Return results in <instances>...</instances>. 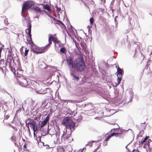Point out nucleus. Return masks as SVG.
Returning a JSON list of instances; mask_svg holds the SVG:
<instances>
[{
    "instance_id": "obj_33",
    "label": "nucleus",
    "mask_w": 152,
    "mask_h": 152,
    "mask_svg": "<svg viewBox=\"0 0 152 152\" xmlns=\"http://www.w3.org/2000/svg\"><path fill=\"white\" fill-rule=\"evenodd\" d=\"M24 20H26V21L28 23V20H29L31 22V21L30 20V18L29 17H25L24 18Z\"/></svg>"
},
{
    "instance_id": "obj_2",
    "label": "nucleus",
    "mask_w": 152,
    "mask_h": 152,
    "mask_svg": "<svg viewBox=\"0 0 152 152\" xmlns=\"http://www.w3.org/2000/svg\"><path fill=\"white\" fill-rule=\"evenodd\" d=\"M48 50L47 47H46V45L43 47L40 48L35 44L31 45L30 49L31 51H32L34 53H36L37 54L44 53L47 51Z\"/></svg>"
},
{
    "instance_id": "obj_35",
    "label": "nucleus",
    "mask_w": 152,
    "mask_h": 152,
    "mask_svg": "<svg viewBox=\"0 0 152 152\" xmlns=\"http://www.w3.org/2000/svg\"><path fill=\"white\" fill-rule=\"evenodd\" d=\"M4 22L5 24L6 25H7L9 24V23L8 22V19L6 18L4 20Z\"/></svg>"
},
{
    "instance_id": "obj_22",
    "label": "nucleus",
    "mask_w": 152,
    "mask_h": 152,
    "mask_svg": "<svg viewBox=\"0 0 152 152\" xmlns=\"http://www.w3.org/2000/svg\"><path fill=\"white\" fill-rule=\"evenodd\" d=\"M123 71L121 69L118 67V69H117V76H120L122 77V72Z\"/></svg>"
},
{
    "instance_id": "obj_15",
    "label": "nucleus",
    "mask_w": 152,
    "mask_h": 152,
    "mask_svg": "<svg viewBox=\"0 0 152 152\" xmlns=\"http://www.w3.org/2000/svg\"><path fill=\"white\" fill-rule=\"evenodd\" d=\"M49 115H48L45 119L43 121L42 123L40 125V127L41 128H42L44 127L45 125L46 124L47 122L48 121L49 119Z\"/></svg>"
},
{
    "instance_id": "obj_39",
    "label": "nucleus",
    "mask_w": 152,
    "mask_h": 152,
    "mask_svg": "<svg viewBox=\"0 0 152 152\" xmlns=\"http://www.w3.org/2000/svg\"><path fill=\"white\" fill-rule=\"evenodd\" d=\"M27 147L26 144H25L23 145V149L24 151L25 150V149H26Z\"/></svg>"
},
{
    "instance_id": "obj_34",
    "label": "nucleus",
    "mask_w": 152,
    "mask_h": 152,
    "mask_svg": "<svg viewBox=\"0 0 152 152\" xmlns=\"http://www.w3.org/2000/svg\"><path fill=\"white\" fill-rule=\"evenodd\" d=\"M90 23L91 24H93V23H94V19L93 17L91 18L90 19Z\"/></svg>"
},
{
    "instance_id": "obj_40",
    "label": "nucleus",
    "mask_w": 152,
    "mask_h": 152,
    "mask_svg": "<svg viewBox=\"0 0 152 152\" xmlns=\"http://www.w3.org/2000/svg\"><path fill=\"white\" fill-rule=\"evenodd\" d=\"M2 50V47L1 46H0V58L1 57V54Z\"/></svg>"
},
{
    "instance_id": "obj_19",
    "label": "nucleus",
    "mask_w": 152,
    "mask_h": 152,
    "mask_svg": "<svg viewBox=\"0 0 152 152\" xmlns=\"http://www.w3.org/2000/svg\"><path fill=\"white\" fill-rule=\"evenodd\" d=\"M149 137L148 136H147L144 139H142L140 142H139L140 144H142L144 143H145V141L148 139Z\"/></svg>"
},
{
    "instance_id": "obj_28",
    "label": "nucleus",
    "mask_w": 152,
    "mask_h": 152,
    "mask_svg": "<svg viewBox=\"0 0 152 152\" xmlns=\"http://www.w3.org/2000/svg\"><path fill=\"white\" fill-rule=\"evenodd\" d=\"M44 9L47 10L48 11H50V9L48 4L45 5L44 7Z\"/></svg>"
},
{
    "instance_id": "obj_45",
    "label": "nucleus",
    "mask_w": 152,
    "mask_h": 152,
    "mask_svg": "<svg viewBox=\"0 0 152 152\" xmlns=\"http://www.w3.org/2000/svg\"><path fill=\"white\" fill-rule=\"evenodd\" d=\"M91 3L92 4H94V2L93 1V0H91Z\"/></svg>"
},
{
    "instance_id": "obj_42",
    "label": "nucleus",
    "mask_w": 152,
    "mask_h": 152,
    "mask_svg": "<svg viewBox=\"0 0 152 152\" xmlns=\"http://www.w3.org/2000/svg\"><path fill=\"white\" fill-rule=\"evenodd\" d=\"M2 66H0V70H1V71L3 73H4V69L2 68Z\"/></svg>"
},
{
    "instance_id": "obj_24",
    "label": "nucleus",
    "mask_w": 152,
    "mask_h": 152,
    "mask_svg": "<svg viewBox=\"0 0 152 152\" xmlns=\"http://www.w3.org/2000/svg\"><path fill=\"white\" fill-rule=\"evenodd\" d=\"M117 77L118 78L117 79V81L118 82L117 84L118 85H119L121 82L122 77L120 76H120H118V75Z\"/></svg>"
},
{
    "instance_id": "obj_13",
    "label": "nucleus",
    "mask_w": 152,
    "mask_h": 152,
    "mask_svg": "<svg viewBox=\"0 0 152 152\" xmlns=\"http://www.w3.org/2000/svg\"><path fill=\"white\" fill-rule=\"evenodd\" d=\"M12 50V49L10 50V55H9V56H7V59L6 60V64L7 63H8L9 65H11V64L12 62V60H13V61H14L13 58L12 57V56H11L12 53H11V51Z\"/></svg>"
},
{
    "instance_id": "obj_12",
    "label": "nucleus",
    "mask_w": 152,
    "mask_h": 152,
    "mask_svg": "<svg viewBox=\"0 0 152 152\" xmlns=\"http://www.w3.org/2000/svg\"><path fill=\"white\" fill-rule=\"evenodd\" d=\"M28 28L26 30V33L28 34L29 37H31V22L28 20Z\"/></svg>"
},
{
    "instance_id": "obj_6",
    "label": "nucleus",
    "mask_w": 152,
    "mask_h": 152,
    "mask_svg": "<svg viewBox=\"0 0 152 152\" xmlns=\"http://www.w3.org/2000/svg\"><path fill=\"white\" fill-rule=\"evenodd\" d=\"M26 125L28 128L29 132H30V130L29 126L34 131V135L35 134V133L36 131H37L38 130V127L36 126V123L34 121H30L28 124L26 123Z\"/></svg>"
},
{
    "instance_id": "obj_18",
    "label": "nucleus",
    "mask_w": 152,
    "mask_h": 152,
    "mask_svg": "<svg viewBox=\"0 0 152 152\" xmlns=\"http://www.w3.org/2000/svg\"><path fill=\"white\" fill-rule=\"evenodd\" d=\"M45 63L42 61H39L38 62V66L41 68H45Z\"/></svg>"
},
{
    "instance_id": "obj_25",
    "label": "nucleus",
    "mask_w": 152,
    "mask_h": 152,
    "mask_svg": "<svg viewBox=\"0 0 152 152\" xmlns=\"http://www.w3.org/2000/svg\"><path fill=\"white\" fill-rule=\"evenodd\" d=\"M80 46L82 47L84 50L86 49V44H85L84 43L82 42L80 43Z\"/></svg>"
},
{
    "instance_id": "obj_10",
    "label": "nucleus",
    "mask_w": 152,
    "mask_h": 152,
    "mask_svg": "<svg viewBox=\"0 0 152 152\" xmlns=\"http://www.w3.org/2000/svg\"><path fill=\"white\" fill-rule=\"evenodd\" d=\"M22 79H18V81L19 85L23 87H25L28 85V83L26 79L22 77Z\"/></svg>"
},
{
    "instance_id": "obj_38",
    "label": "nucleus",
    "mask_w": 152,
    "mask_h": 152,
    "mask_svg": "<svg viewBox=\"0 0 152 152\" xmlns=\"http://www.w3.org/2000/svg\"><path fill=\"white\" fill-rule=\"evenodd\" d=\"M56 11H58V12H59L61 11V10L60 8H59L57 6H56Z\"/></svg>"
},
{
    "instance_id": "obj_23",
    "label": "nucleus",
    "mask_w": 152,
    "mask_h": 152,
    "mask_svg": "<svg viewBox=\"0 0 152 152\" xmlns=\"http://www.w3.org/2000/svg\"><path fill=\"white\" fill-rule=\"evenodd\" d=\"M74 42H75L76 47L77 48V49L78 50L80 51L81 49V48L80 47L78 43L75 40L74 41Z\"/></svg>"
},
{
    "instance_id": "obj_16",
    "label": "nucleus",
    "mask_w": 152,
    "mask_h": 152,
    "mask_svg": "<svg viewBox=\"0 0 152 152\" xmlns=\"http://www.w3.org/2000/svg\"><path fill=\"white\" fill-rule=\"evenodd\" d=\"M107 135V138L104 140L103 142V144L104 146L107 145V141L109 140L112 137L111 134L107 135V134L105 136H106Z\"/></svg>"
},
{
    "instance_id": "obj_43",
    "label": "nucleus",
    "mask_w": 152,
    "mask_h": 152,
    "mask_svg": "<svg viewBox=\"0 0 152 152\" xmlns=\"http://www.w3.org/2000/svg\"><path fill=\"white\" fill-rule=\"evenodd\" d=\"M84 149V148H83V149H80V152H83Z\"/></svg>"
},
{
    "instance_id": "obj_9",
    "label": "nucleus",
    "mask_w": 152,
    "mask_h": 152,
    "mask_svg": "<svg viewBox=\"0 0 152 152\" xmlns=\"http://www.w3.org/2000/svg\"><path fill=\"white\" fill-rule=\"evenodd\" d=\"M73 59L72 57L69 56L66 60L68 66L71 69L73 68L74 67V62H73Z\"/></svg>"
},
{
    "instance_id": "obj_47",
    "label": "nucleus",
    "mask_w": 152,
    "mask_h": 152,
    "mask_svg": "<svg viewBox=\"0 0 152 152\" xmlns=\"http://www.w3.org/2000/svg\"><path fill=\"white\" fill-rule=\"evenodd\" d=\"M132 152H134V150H133Z\"/></svg>"
},
{
    "instance_id": "obj_1",
    "label": "nucleus",
    "mask_w": 152,
    "mask_h": 152,
    "mask_svg": "<svg viewBox=\"0 0 152 152\" xmlns=\"http://www.w3.org/2000/svg\"><path fill=\"white\" fill-rule=\"evenodd\" d=\"M74 67L76 69L80 71L84 70L85 68V64L82 57H78L75 59L74 61Z\"/></svg>"
},
{
    "instance_id": "obj_17",
    "label": "nucleus",
    "mask_w": 152,
    "mask_h": 152,
    "mask_svg": "<svg viewBox=\"0 0 152 152\" xmlns=\"http://www.w3.org/2000/svg\"><path fill=\"white\" fill-rule=\"evenodd\" d=\"M54 19L55 20V23L56 24H57L63 27H65V25L62 22L56 19L55 18H54Z\"/></svg>"
},
{
    "instance_id": "obj_11",
    "label": "nucleus",
    "mask_w": 152,
    "mask_h": 152,
    "mask_svg": "<svg viewBox=\"0 0 152 152\" xmlns=\"http://www.w3.org/2000/svg\"><path fill=\"white\" fill-rule=\"evenodd\" d=\"M23 71L21 68H18L16 70L15 73L14 74L15 76L20 77H23Z\"/></svg>"
},
{
    "instance_id": "obj_3",
    "label": "nucleus",
    "mask_w": 152,
    "mask_h": 152,
    "mask_svg": "<svg viewBox=\"0 0 152 152\" xmlns=\"http://www.w3.org/2000/svg\"><path fill=\"white\" fill-rule=\"evenodd\" d=\"M113 130L114 131H118V132H113L111 134L112 137L115 136L121 138H123L124 135L127 132V131L124 129H111V131Z\"/></svg>"
},
{
    "instance_id": "obj_32",
    "label": "nucleus",
    "mask_w": 152,
    "mask_h": 152,
    "mask_svg": "<svg viewBox=\"0 0 152 152\" xmlns=\"http://www.w3.org/2000/svg\"><path fill=\"white\" fill-rule=\"evenodd\" d=\"M72 75L73 76V77L77 80H79V77H78L76 76L74 74H72Z\"/></svg>"
},
{
    "instance_id": "obj_30",
    "label": "nucleus",
    "mask_w": 152,
    "mask_h": 152,
    "mask_svg": "<svg viewBox=\"0 0 152 152\" xmlns=\"http://www.w3.org/2000/svg\"><path fill=\"white\" fill-rule=\"evenodd\" d=\"M151 141V139H149L147 141H146L145 143V145L149 146L150 143Z\"/></svg>"
},
{
    "instance_id": "obj_5",
    "label": "nucleus",
    "mask_w": 152,
    "mask_h": 152,
    "mask_svg": "<svg viewBox=\"0 0 152 152\" xmlns=\"http://www.w3.org/2000/svg\"><path fill=\"white\" fill-rule=\"evenodd\" d=\"M63 123L67 128L69 127L71 130L74 129L75 125L73 121L68 117H66L64 119Z\"/></svg>"
},
{
    "instance_id": "obj_20",
    "label": "nucleus",
    "mask_w": 152,
    "mask_h": 152,
    "mask_svg": "<svg viewBox=\"0 0 152 152\" xmlns=\"http://www.w3.org/2000/svg\"><path fill=\"white\" fill-rule=\"evenodd\" d=\"M60 52L62 53L66 54V50L65 47H63L60 49Z\"/></svg>"
},
{
    "instance_id": "obj_8",
    "label": "nucleus",
    "mask_w": 152,
    "mask_h": 152,
    "mask_svg": "<svg viewBox=\"0 0 152 152\" xmlns=\"http://www.w3.org/2000/svg\"><path fill=\"white\" fill-rule=\"evenodd\" d=\"M57 39H58L57 37L55 34L54 35L49 34L48 38L49 43L46 45V47H47L48 49L52 44V40L54 42Z\"/></svg>"
},
{
    "instance_id": "obj_36",
    "label": "nucleus",
    "mask_w": 152,
    "mask_h": 152,
    "mask_svg": "<svg viewBox=\"0 0 152 152\" xmlns=\"http://www.w3.org/2000/svg\"><path fill=\"white\" fill-rule=\"evenodd\" d=\"M32 83L34 84V85L36 86H37L38 85H39V84H38L35 81H33L32 82Z\"/></svg>"
},
{
    "instance_id": "obj_31",
    "label": "nucleus",
    "mask_w": 152,
    "mask_h": 152,
    "mask_svg": "<svg viewBox=\"0 0 152 152\" xmlns=\"http://www.w3.org/2000/svg\"><path fill=\"white\" fill-rule=\"evenodd\" d=\"M29 51V49H27V48H26L25 51V53H24V56H27Z\"/></svg>"
},
{
    "instance_id": "obj_46",
    "label": "nucleus",
    "mask_w": 152,
    "mask_h": 152,
    "mask_svg": "<svg viewBox=\"0 0 152 152\" xmlns=\"http://www.w3.org/2000/svg\"><path fill=\"white\" fill-rule=\"evenodd\" d=\"M93 152H96V151L95 150H94Z\"/></svg>"
},
{
    "instance_id": "obj_26",
    "label": "nucleus",
    "mask_w": 152,
    "mask_h": 152,
    "mask_svg": "<svg viewBox=\"0 0 152 152\" xmlns=\"http://www.w3.org/2000/svg\"><path fill=\"white\" fill-rule=\"evenodd\" d=\"M27 40L28 42V44L31 45V47L34 44L32 40L29 39V38L27 39Z\"/></svg>"
},
{
    "instance_id": "obj_7",
    "label": "nucleus",
    "mask_w": 152,
    "mask_h": 152,
    "mask_svg": "<svg viewBox=\"0 0 152 152\" xmlns=\"http://www.w3.org/2000/svg\"><path fill=\"white\" fill-rule=\"evenodd\" d=\"M34 2L31 1H26L23 3L22 7L21 13H23L24 11L31 8L34 5Z\"/></svg>"
},
{
    "instance_id": "obj_27",
    "label": "nucleus",
    "mask_w": 152,
    "mask_h": 152,
    "mask_svg": "<svg viewBox=\"0 0 152 152\" xmlns=\"http://www.w3.org/2000/svg\"><path fill=\"white\" fill-rule=\"evenodd\" d=\"M9 67L10 69V70L13 72L14 74L15 73V72L16 70H15V69L14 68V67L11 66V65H9Z\"/></svg>"
},
{
    "instance_id": "obj_37",
    "label": "nucleus",
    "mask_w": 152,
    "mask_h": 152,
    "mask_svg": "<svg viewBox=\"0 0 152 152\" xmlns=\"http://www.w3.org/2000/svg\"><path fill=\"white\" fill-rule=\"evenodd\" d=\"M49 88H46V89H45L41 93L42 94H46V93H47V91L48 89H49Z\"/></svg>"
},
{
    "instance_id": "obj_21",
    "label": "nucleus",
    "mask_w": 152,
    "mask_h": 152,
    "mask_svg": "<svg viewBox=\"0 0 152 152\" xmlns=\"http://www.w3.org/2000/svg\"><path fill=\"white\" fill-rule=\"evenodd\" d=\"M6 65V63L4 60L1 59L0 60V66L4 67Z\"/></svg>"
},
{
    "instance_id": "obj_4",
    "label": "nucleus",
    "mask_w": 152,
    "mask_h": 152,
    "mask_svg": "<svg viewBox=\"0 0 152 152\" xmlns=\"http://www.w3.org/2000/svg\"><path fill=\"white\" fill-rule=\"evenodd\" d=\"M61 140L64 143H70L72 141V138L69 134H67V129H64L61 137Z\"/></svg>"
},
{
    "instance_id": "obj_48",
    "label": "nucleus",
    "mask_w": 152,
    "mask_h": 152,
    "mask_svg": "<svg viewBox=\"0 0 152 152\" xmlns=\"http://www.w3.org/2000/svg\"><path fill=\"white\" fill-rule=\"evenodd\" d=\"M8 117V116H6V117Z\"/></svg>"
},
{
    "instance_id": "obj_29",
    "label": "nucleus",
    "mask_w": 152,
    "mask_h": 152,
    "mask_svg": "<svg viewBox=\"0 0 152 152\" xmlns=\"http://www.w3.org/2000/svg\"><path fill=\"white\" fill-rule=\"evenodd\" d=\"M54 43L55 44V46L56 45V44H58L59 47L60 46V45L61 44V43L60 41L59 40H58V39H57L55 41V42H54Z\"/></svg>"
},
{
    "instance_id": "obj_14",
    "label": "nucleus",
    "mask_w": 152,
    "mask_h": 152,
    "mask_svg": "<svg viewBox=\"0 0 152 152\" xmlns=\"http://www.w3.org/2000/svg\"><path fill=\"white\" fill-rule=\"evenodd\" d=\"M32 9L37 13H41L45 12L44 10H42L39 7L36 6L33 7Z\"/></svg>"
},
{
    "instance_id": "obj_44",
    "label": "nucleus",
    "mask_w": 152,
    "mask_h": 152,
    "mask_svg": "<svg viewBox=\"0 0 152 152\" xmlns=\"http://www.w3.org/2000/svg\"><path fill=\"white\" fill-rule=\"evenodd\" d=\"M28 38H29V39L32 40V39L31 37H28Z\"/></svg>"
},
{
    "instance_id": "obj_41",
    "label": "nucleus",
    "mask_w": 152,
    "mask_h": 152,
    "mask_svg": "<svg viewBox=\"0 0 152 152\" xmlns=\"http://www.w3.org/2000/svg\"><path fill=\"white\" fill-rule=\"evenodd\" d=\"M23 46H22L20 48V51L21 52H23Z\"/></svg>"
}]
</instances>
